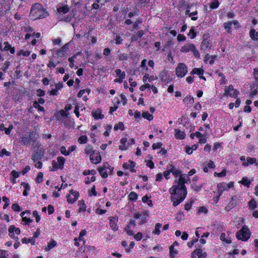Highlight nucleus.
<instances>
[{
  "label": "nucleus",
  "instance_id": "f257e3e1",
  "mask_svg": "<svg viewBox=\"0 0 258 258\" xmlns=\"http://www.w3.org/2000/svg\"><path fill=\"white\" fill-rule=\"evenodd\" d=\"M48 15L46 9L41 4L36 3L32 5L29 16L33 20H36L46 18Z\"/></svg>",
  "mask_w": 258,
  "mask_h": 258
},
{
  "label": "nucleus",
  "instance_id": "f03ea898",
  "mask_svg": "<svg viewBox=\"0 0 258 258\" xmlns=\"http://www.w3.org/2000/svg\"><path fill=\"white\" fill-rule=\"evenodd\" d=\"M188 180H189L188 176L186 177H183L182 175L180 176L178 180H175L174 184L169 189V192L175 194L176 191H178V192L180 191L183 194H187L185 183H187Z\"/></svg>",
  "mask_w": 258,
  "mask_h": 258
},
{
  "label": "nucleus",
  "instance_id": "7ed1b4c3",
  "mask_svg": "<svg viewBox=\"0 0 258 258\" xmlns=\"http://www.w3.org/2000/svg\"><path fill=\"white\" fill-rule=\"evenodd\" d=\"M180 51L183 53H187L189 52H192L194 56L196 58H200V54L199 50L197 49L195 44L192 43H186L181 47Z\"/></svg>",
  "mask_w": 258,
  "mask_h": 258
},
{
  "label": "nucleus",
  "instance_id": "20e7f679",
  "mask_svg": "<svg viewBox=\"0 0 258 258\" xmlns=\"http://www.w3.org/2000/svg\"><path fill=\"white\" fill-rule=\"evenodd\" d=\"M41 144L38 142H37L34 149L36 148L33 152L32 159L34 162L40 160L44 155V150L41 147Z\"/></svg>",
  "mask_w": 258,
  "mask_h": 258
},
{
  "label": "nucleus",
  "instance_id": "39448f33",
  "mask_svg": "<svg viewBox=\"0 0 258 258\" xmlns=\"http://www.w3.org/2000/svg\"><path fill=\"white\" fill-rule=\"evenodd\" d=\"M251 233L245 225H244L242 228L237 232L236 237L238 240H241L243 241H247L250 236Z\"/></svg>",
  "mask_w": 258,
  "mask_h": 258
},
{
  "label": "nucleus",
  "instance_id": "423d86ee",
  "mask_svg": "<svg viewBox=\"0 0 258 258\" xmlns=\"http://www.w3.org/2000/svg\"><path fill=\"white\" fill-rule=\"evenodd\" d=\"M70 43H67L58 49H52V56L53 57L61 58L66 55L69 48Z\"/></svg>",
  "mask_w": 258,
  "mask_h": 258
},
{
  "label": "nucleus",
  "instance_id": "0eeeda50",
  "mask_svg": "<svg viewBox=\"0 0 258 258\" xmlns=\"http://www.w3.org/2000/svg\"><path fill=\"white\" fill-rule=\"evenodd\" d=\"M172 196L171 197V200L173 202V205L174 207L177 206L181 203L185 198L186 195L181 192L176 191V193H170Z\"/></svg>",
  "mask_w": 258,
  "mask_h": 258
},
{
  "label": "nucleus",
  "instance_id": "6e6552de",
  "mask_svg": "<svg viewBox=\"0 0 258 258\" xmlns=\"http://www.w3.org/2000/svg\"><path fill=\"white\" fill-rule=\"evenodd\" d=\"M202 39L201 49L203 50L208 51L211 49L212 46V43L210 40V37L208 34H205L203 35Z\"/></svg>",
  "mask_w": 258,
  "mask_h": 258
},
{
  "label": "nucleus",
  "instance_id": "1a4fd4ad",
  "mask_svg": "<svg viewBox=\"0 0 258 258\" xmlns=\"http://www.w3.org/2000/svg\"><path fill=\"white\" fill-rule=\"evenodd\" d=\"M239 91L234 89L232 85H229L227 88L225 89V94L226 95H229L230 97L236 98Z\"/></svg>",
  "mask_w": 258,
  "mask_h": 258
},
{
  "label": "nucleus",
  "instance_id": "9d476101",
  "mask_svg": "<svg viewBox=\"0 0 258 258\" xmlns=\"http://www.w3.org/2000/svg\"><path fill=\"white\" fill-rule=\"evenodd\" d=\"M238 201L239 200L237 196H235L232 197L228 204L225 207V210L226 211H229L231 209L236 206L238 203Z\"/></svg>",
  "mask_w": 258,
  "mask_h": 258
},
{
  "label": "nucleus",
  "instance_id": "9b49d317",
  "mask_svg": "<svg viewBox=\"0 0 258 258\" xmlns=\"http://www.w3.org/2000/svg\"><path fill=\"white\" fill-rule=\"evenodd\" d=\"M176 75L178 77H184L187 72V68L186 66H178L175 69Z\"/></svg>",
  "mask_w": 258,
  "mask_h": 258
},
{
  "label": "nucleus",
  "instance_id": "f8f14e48",
  "mask_svg": "<svg viewBox=\"0 0 258 258\" xmlns=\"http://www.w3.org/2000/svg\"><path fill=\"white\" fill-rule=\"evenodd\" d=\"M90 159L92 163H94V161H96V162H95L96 164L100 162L101 161V157L100 153L95 151H93L90 154Z\"/></svg>",
  "mask_w": 258,
  "mask_h": 258
},
{
  "label": "nucleus",
  "instance_id": "ddd939ff",
  "mask_svg": "<svg viewBox=\"0 0 258 258\" xmlns=\"http://www.w3.org/2000/svg\"><path fill=\"white\" fill-rule=\"evenodd\" d=\"M197 255L199 258H206L207 256V254L206 252L202 253V250L201 248H197L192 252L191 254V257L195 258Z\"/></svg>",
  "mask_w": 258,
  "mask_h": 258
},
{
  "label": "nucleus",
  "instance_id": "4468645a",
  "mask_svg": "<svg viewBox=\"0 0 258 258\" xmlns=\"http://www.w3.org/2000/svg\"><path fill=\"white\" fill-rule=\"evenodd\" d=\"M167 169L169 170L170 173H172L175 177H177L181 174V171L177 169L172 164H169L167 166Z\"/></svg>",
  "mask_w": 258,
  "mask_h": 258
},
{
  "label": "nucleus",
  "instance_id": "2eb2a0df",
  "mask_svg": "<svg viewBox=\"0 0 258 258\" xmlns=\"http://www.w3.org/2000/svg\"><path fill=\"white\" fill-rule=\"evenodd\" d=\"M118 221V217H110V226L112 229L116 231L118 229L117 222Z\"/></svg>",
  "mask_w": 258,
  "mask_h": 258
},
{
  "label": "nucleus",
  "instance_id": "dca6fc26",
  "mask_svg": "<svg viewBox=\"0 0 258 258\" xmlns=\"http://www.w3.org/2000/svg\"><path fill=\"white\" fill-rule=\"evenodd\" d=\"M102 110L100 108L97 109L95 111L92 112V114L93 117L96 119H102L104 117V115L102 113Z\"/></svg>",
  "mask_w": 258,
  "mask_h": 258
},
{
  "label": "nucleus",
  "instance_id": "f3484780",
  "mask_svg": "<svg viewBox=\"0 0 258 258\" xmlns=\"http://www.w3.org/2000/svg\"><path fill=\"white\" fill-rule=\"evenodd\" d=\"M36 133L34 131H31L29 133L28 135V139H29V143H31L32 144H36Z\"/></svg>",
  "mask_w": 258,
  "mask_h": 258
},
{
  "label": "nucleus",
  "instance_id": "a211bd4d",
  "mask_svg": "<svg viewBox=\"0 0 258 258\" xmlns=\"http://www.w3.org/2000/svg\"><path fill=\"white\" fill-rule=\"evenodd\" d=\"M216 58H217L216 55H211L209 54H207L205 57L204 61L206 63H209L210 64H212L214 63Z\"/></svg>",
  "mask_w": 258,
  "mask_h": 258
},
{
  "label": "nucleus",
  "instance_id": "6ab92c4d",
  "mask_svg": "<svg viewBox=\"0 0 258 258\" xmlns=\"http://www.w3.org/2000/svg\"><path fill=\"white\" fill-rule=\"evenodd\" d=\"M185 137V134L184 132H182L179 129H175V137L176 139L182 140L184 139Z\"/></svg>",
  "mask_w": 258,
  "mask_h": 258
},
{
  "label": "nucleus",
  "instance_id": "aec40b11",
  "mask_svg": "<svg viewBox=\"0 0 258 258\" xmlns=\"http://www.w3.org/2000/svg\"><path fill=\"white\" fill-rule=\"evenodd\" d=\"M168 74V72L166 70H164L160 73V77L163 82H166L168 81L169 77Z\"/></svg>",
  "mask_w": 258,
  "mask_h": 258
},
{
  "label": "nucleus",
  "instance_id": "412c9836",
  "mask_svg": "<svg viewBox=\"0 0 258 258\" xmlns=\"http://www.w3.org/2000/svg\"><path fill=\"white\" fill-rule=\"evenodd\" d=\"M249 36L253 41L257 40L258 37V31L256 32L254 29H251L249 31Z\"/></svg>",
  "mask_w": 258,
  "mask_h": 258
},
{
  "label": "nucleus",
  "instance_id": "4be33fe9",
  "mask_svg": "<svg viewBox=\"0 0 258 258\" xmlns=\"http://www.w3.org/2000/svg\"><path fill=\"white\" fill-rule=\"evenodd\" d=\"M178 250L174 249L173 246H170L169 247V255L172 258H174L178 254Z\"/></svg>",
  "mask_w": 258,
  "mask_h": 258
},
{
  "label": "nucleus",
  "instance_id": "5701e85b",
  "mask_svg": "<svg viewBox=\"0 0 258 258\" xmlns=\"http://www.w3.org/2000/svg\"><path fill=\"white\" fill-rule=\"evenodd\" d=\"M81 55V52H78L76 54L73 55L72 57H69V60L71 64H74L75 62V59H78V57Z\"/></svg>",
  "mask_w": 258,
  "mask_h": 258
},
{
  "label": "nucleus",
  "instance_id": "b1692460",
  "mask_svg": "<svg viewBox=\"0 0 258 258\" xmlns=\"http://www.w3.org/2000/svg\"><path fill=\"white\" fill-rule=\"evenodd\" d=\"M56 244H57L56 242L54 240L52 239L51 242L48 243L47 246L45 248V251L49 250L51 248L54 247L56 245Z\"/></svg>",
  "mask_w": 258,
  "mask_h": 258
},
{
  "label": "nucleus",
  "instance_id": "393cba45",
  "mask_svg": "<svg viewBox=\"0 0 258 258\" xmlns=\"http://www.w3.org/2000/svg\"><path fill=\"white\" fill-rule=\"evenodd\" d=\"M204 71L202 68H195L192 70V71L190 72L191 75L194 74H198L199 76L201 75H203Z\"/></svg>",
  "mask_w": 258,
  "mask_h": 258
},
{
  "label": "nucleus",
  "instance_id": "a878e982",
  "mask_svg": "<svg viewBox=\"0 0 258 258\" xmlns=\"http://www.w3.org/2000/svg\"><path fill=\"white\" fill-rule=\"evenodd\" d=\"M22 242L23 243H25V244H27V243H28L30 242V243H31V244L32 245H34L35 243V240L34 239V238L33 237H32V238H30L29 239H27V238L24 237L22 239Z\"/></svg>",
  "mask_w": 258,
  "mask_h": 258
},
{
  "label": "nucleus",
  "instance_id": "bb28decb",
  "mask_svg": "<svg viewBox=\"0 0 258 258\" xmlns=\"http://www.w3.org/2000/svg\"><path fill=\"white\" fill-rule=\"evenodd\" d=\"M248 206L250 209H254L257 207L256 202L254 199L252 198L248 202Z\"/></svg>",
  "mask_w": 258,
  "mask_h": 258
},
{
  "label": "nucleus",
  "instance_id": "cd10ccee",
  "mask_svg": "<svg viewBox=\"0 0 258 258\" xmlns=\"http://www.w3.org/2000/svg\"><path fill=\"white\" fill-rule=\"evenodd\" d=\"M183 101L189 103V105H191L194 103V99L193 97L190 95H188L183 99Z\"/></svg>",
  "mask_w": 258,
  "mask_h": 258
},
{
  "label": "nucleus",
  "instance_id": "c85d7f7f",
  "mask_svg": "<svg viewBox=\"0 0 258 258\" xmlns=\"http://www.w3.org/2000/svg\"><path fill=\"white\" fill-rule=\"evenodd\" d=\"M57 161L59 164V168L62 169L63 168L64 163L65 162V159L62 156H59L57 158Z\"/></svg>",
  "mask_w": 258,
  "mask_h": 258
},
{
  "label": "nucleus",
  "instance_id": "c756f323",
  "mask_svg": "<svg viewBox=\"0 0 258 258\" xmlns=\"http://www.w3.org/2000/svg\"><path fill=\"white\" fill-rule=\"evenodd\" d=\"M256 159L255 158H247V162L243 163V164L244 166H248L249 164H252L256 162Z\"/></svg>",
  "mask_w": 258,
  "mask_h": 258
},
{
  "label": "nucleus",
  "instance_id": "7c9ffc66",
  "mask_svg": "<svg viewBox=\"0 0 258 258\" xmlns=\"http://www.w3.org/2000/svg\"><path fill=\"white\" fill-rule=\"evenodd\" d=\"M128 199L132 201H136L138 199V195L134 191H132L128 195Z\"/></svg>",
  "mask_w": 258,
  "mask_h": 258
},
{
  "label": "nucleus",
  "instance_id": "2f4dec72",
  "mask_svg": "<svg viewBox=\"0 0 258 258\" xmlns=\"http://www.w3.org/2000/svg\"><path fill=\"white\" fill-rule=\"evenodd\" d=\"M217 187L218 188L219 191H221V192H222L224 190H227V183L225 182L218 184Z\"/></svg>",
  "mask_w": 258,
  "mask_h": 258
},
{
  "label": "nucleus",
  "instance_id": "473e14b6",
  "mask_svg": "<svg viewBox=\"0 0 258 258\" xmlns=\"http://www.w3.org/2000/svg\"><path fill=\"white\" fill-rule=\"evenodd\" d=\"M79 212H85L86 210V206L84 203L83 200L80 201L79 202Z\"/></svg>",
  "mask_w": 258,
  "mask_h": 258
},
{
  "label": "nucleus",
  "instance_id": "72a5a7b5",
  "mask_svg": "<svg viewBox=\"0 0 258 258\" xmlns=\"http://www.w3.org/2000/svg\"><path fill=\"white\" fill-rule=\"evenodd\" d=\"M240 182L242 184L246 186L247 187H249V185L251 183V181L248 179L247 177H243Z\"/></svg>",
  "mask_w": 258,
  "mask_h": 258
},
{
  "label": "nucleus",
  "instance_id": "f704fd0d",
  "mask_svg": "<svg viewBox=\"0 0 258 258\" xmlns=\"http://www.w3.org/2000/svg\"><path fill=\"white\" fill-rule=\"evenodd\" d=\"M162 227V224L158 223L155 225V230L153 231V233L156 235H159L160 233V229Z\"/></svg>",
  "mask_w": 258,
  "mask_h": 258
},
{
  "label": "nucleus",
  "instance_id": "c9c22d12",
  "mask_svg": "<svg viewBox=\"0 0 258 258\" xmlns=\"http://www.w3.org/2000/svg\"><path fill=\"white\" fill-rule=\"evenodd\" d=\"M98 169L100 174L103 178H105L108 176V174L104 168H98Z\"/></svg>",
  "mask_w": 258,
  "mask_h": 258
},
{
  "label": "nucleus",
  "instance_id": "e433bc0d",
  "mask_svg": "<svg viewBox=\"0 0 258 258\" xmlns=\"http://www.w3.org/2000/svg\"><path fill=\"white\" fill-rule=\"evenodd\" d=\"M20 142L24 146L27 145L29 144V139L28 136H26V135L23 136L21 137V140Z\"/></svg>",
  "mask_w": 258,
  "mask_h": 258
},
{
  "label": "nucleus",
  "instance_id": "4c0bfd02",
  "mask_svg": "<svg viewBox=\"0 0 258 258\" xmlns=\"http://www.w3.org/2000/svg\"><path fill=\"white\" fill-rule=\"evenodd\" d=\"M3 45H4V48H3L2 46H1V49L2 51H8L12 47L8 42H5Z\"/></svg>",
  "mask_w": 258,
  "mask_h": 258
},
{
  "label": "nucleus",
  "instance_id": "58836bf2",
  "mask_svg": "<svg viewBox=\"0 0 258 258\" xmlns=\"http://www.w3.org/2000/svg\"><path fill=\"white\" fill-rule=\"evenodd\" d=\"M142 116L144 118H146L149 121L152 120L153 118V116L147 111L144 112L142 114Z\"/></svg>",
  "mask_w": 258,
  "mask_h": 258
},
{
  "label": "nucleus",
  "instance_id": "ea45409f",
  "mask_svg": "<svg viewBox=\"0 0 258 258\" xmlns=\"http://www.w3.org/2000/svg\"><path fill=\"white\" fill-rule=\"evenodd\" d=\"M30 54V51L28 50H20L17 53L18 56L23 55L24 56H28Z\"/></svg>",
  "mask_w": 258,
  "mask_h": 258
},
{
  "label": "nucleus",
  "instance_id": "a19ab883",
  "mask_svg": "<svg viewBox=\"0 0 258 258\" xmlns=\"http://www.w3.org/2000/svg\"><path fill=\"white\" fill-rule=\"evenodd\" d=\"M118 129H120L121 131H123L124 130V125L122 122H119L118 123L114 125V130L115 131H117Z\"/></svg>",
  "mask_w": 258,
  "mask_h": 258
},
{
  "label": "nucleus",
  "instance_id": "79ce46f5",
  "mask_svg": "<svg viewBox=\"0 0 258 258\" xmlns=\"http://www.w3.org/2000/svg\"><path fill=\"white\" fill-rule=\"evenodd\" d=\"M88 138L86 136H82L78 139V142L80 144L87 143Z\"/></svg>",
  "mask_w": 258,
  "mask_h": 258
},
{
  "label": "nucleus",
  "instance_id": "37998d69",
  "mask_svg": "<svg viewBox=\"0 0 258 258\" xmlns=\"http://www.w3.org/2000/svg\"><path fill=\"white\" fill-rule=\"evenodd\" d=\"M33 107L35 108L38 109V110L40 111L44 112V108L43 107L41 106L39 104H38V103L37 101H35L33 103Z\"/></svg>",
  "mask_w": 258,
  "mask_h": 258
},
{
  "label": "nucleus",
  "instance_id": "c03bdc74",
  "mask_svg": "<svg viewBox=\"0 0 258 258\" xmlns=\"http://www.w3.org/2000/svg\"><path fill=\"white\" fill-rule=\"evenodd\" d=\"M219 6V3L217 0H214L210 4V8L214 9L217 8Z\"/></svg>",
  "mask_w": 258,
  "mask_h": 258
},
{
  "label": "nucleus",
  "instance_id": "a18cd8bd",
  "mask_svg": "<svg viewBox=\"0 0 258 258\" xmlns=\"http://www.w3.org/2000/svg\"><path fill=\"white\" fill-rule=\"evenodd\" d=\"M144 35V32L142 30L139 31L137 34L133 36V39L135 40H137L139 38L142 37Z\"/></svg>",
  "mask_w": 258,
  "mask_h": 258
},
{
  "label": "nucleus",
  "instance_id": "49530a36",
  "mask_svg": "<svg viewBox=\"0 0 258 258\" xmlns=\"http://www.w3.org/2000/svg\"><path fill=\"white\" fill-rule=\"evenodd\" d=\"M220 239L222 241H225V242H226L227 243H228V244L231 243V240H229V239H226V234L224 233H221V234L220 235Z\"/></svg>",
  "mask_w": 258,
  "mask_h": 258
},
{
  "label": "nucleus",
  "instance_id": "de8ad7c7",
  "mask_svg": "<svg viewBox=\"0 0 258 258\" xmlns=\"http://www.w3.org/2000/svg\"><path fill=\"white\" fill-rule=\"evenodd\" d=\"M9 254L5 250H0V258H8Z\"/></svg>",
  "mask_w": 258,
  "mask_h": 258
},
{
  "label": "nucleus",
  "instance_id": "09e8293b",
  "mask_svg": "<svg viewBox=\"0 0 258 258\" xmlns=\"http://www.w3.org/2000/svg\"><path fill=\"white\" fill-rule=\"evenodd\" d=\"M188 36L191 38L194 39L196 36V33L195 32V30L193 28H191L188 34Z\"/></svg>",
  "mask_w": 258,
  "mask_h": 258
},
{
  "label": "nucleus",
  "instance_id": "8fccbe9b",
  "mask_svg": "<svg viewBox=\"0 0 258 258\" xmlns=\"http://www.w3.org/2000/svg\"><path fill=\"white\" fill-rule=\"evenodd\" d=\"M43 174L42 172H39L36 179V181L38 183H41L43 181Z\"/></svg>",
  "mask_w": 258,
  "mask_h": 258
},
{
  "label": "nucleus",
  "instance_id": "3c124183",
  "mask_svg": "<svg viewBox=\"0 0 258 258\" xmlns=\"http://www.w3.org/2000/svg\"><path fill=\"white\" fill-rule=\"evenodd\" d=\"M70 193L71 195L74 196V200H75V201H76L77 200V199H78V197L79 196V192H78L77 191H75L73 189H71V190H70Z\"/></svg>",
  "mask_w": 258,
  "mask_h": 258
},
{
  "label": "nucleus",
  "instance_id": "603ef678",
  "mask_svg": "<svg viewBox=\"0 0 258 258\" xmlns=\"http://www.w3.org/2000/svg\"><path fill=\"white\" fill-rule=\"evenodd\" d=\"M12 208L13 210L17 212H20L22 210L21 208L20 207V206L17 203H15L13 204L12 206Z\"/></svg>",
  "mask_w": 258,
  "mask_h": 258
},
{
  "label": "nucleus",
  "instance_id": "864d4df0",
  "mask_svg": "<svg viewBox=\"0 0 258 258\" xmlns=\"http://www.w3.org/2000/svg\"><path fill=\"white\" fill-rule=\"evenodd\" d=\"M59 12L66 14L69 11V8L67 6H63V7L60 8L58 9Z\"/></svg>",
  "mask_w": 258,
  "mask_h": 258
},
{
  "label": "nucleus",
  "instance_id": "5fc2aeb1",
  "mask_svg": "<svg viewBox=\"0 0 258 258\" xmlns=\"http://www.w3.org/2000/svg\"><path fill=\"white\" fill-rule=\"evenodd\" d=\"M226 169H224L222 171V172L220 173L215 172L214 175L215 176H217L218 177H224L226 175Z\"/></svg>",
  "mask_w": 258,
  "mask_h": 258
},
{
  "label": "nucleus",
  "instance_id": "6e6d98bb",
  "mask_svg": "<svg viewBox=\"0 0 258 258\" xmlns=\"http://www.w3.org/2000/svg\"><path fill=\"white\" fill-rule=\"evenodd\" d=\"M10 227L12 229L13 231L15 232L17 235H19L21 233L20 228H16L14 225H11Z\"/></svg>",
  "mask_w": 258,
  "mask_h": 258
},
{
  "label": "nucleus",
  "instance_id": "4d7b16f0",
  "mask_svg": "<svg viewBox=\"0 0 258 258\" xmlns=\"http://www.w3.org/2000/svg\"><path fill=\"white\" fill-rule=\"evenodd\" d=\"M232 25V21H228L224 24V28L228 31H230Z\"/></svg>",
  "mask_w": 258,
  "mask_h": 258
},
{
  "label": "nucleus",
  "instance_id": "13d9d810",
  "mask_svg": "<svg viewBox=\"0 0 258 258\" xmlns=\"http://www.w3.org/2000/svg\"><path fill=\"white\" fill-rule=\"evenodd\" d=\"M3 155L10 156L11 155V153L10 152L7 151L5 149H3L1 152H0V156H3Z\"/></svg>",
  "mask_w": 258,
  "mask_h": 258
},
{
  "label": "nucleus",
  "instance_id": "bf43d9fd",
  "mask_svg": "<svg viewBox=\"0 0 258 258\" xmlns=\"http://www.w3.org/2000/svg\"><path fill=\"white\" fill-rule=\"evenodd\" d=\"M94 150H92V147L90 145H88L85 149V152L86 154H91Z\"/></svg>",
  "mask_w": 258,
  "mask_h": 258
},
{
  "label": "nucleus",
  "instance_id": "052dcab7",
  "mask_svg": "<svg viewBox=\"0 0 258 258\" xmlns=\"http://www.w3.org/2000/svg\"><path fill=\"white\" fill-rule=\"evenodd\" d=\"M3 200L4 202H5V205H4V209L7 208V207L9 205V199L6 197H3Z\"/></svg>",
  "mask_w": 258,
  "mask_h": 258
},
{
  "label": "nucleus",
  "instance_id": "680f3d73",
  "mask_svg": "<svg viewBox=\"0 0 258 258\" xmlns=\"http://www.w3.org/2000/svg\"><path fill=\"white\" fill-rule=\"evenodd\" d=\"M118 57L120 60H126L127 59V55L125 53L120 54L118 55Z\"/></svg>",
  "mask_w": 258,
  "mask_h": 258
},
{
  "label": "nucleus",
  "instance_id": "e2e57ef3",
  "mask_svg": "<svg viewBox=\"0 0 258 258\" xmlns=\"http://www.w3.org/2000/svg\"><path fill=\"white\" fill-rule=\"evenodd\" d=\"M162 145V143L161 142L154 143L152 145L153 149L155 150L157 149H159L161 147Z\"/></svg>",
  "mask_w": 258,
  "mask_h": 258
},
{
  "label": "nucleus",
  "instance_id": "0e129e2a",
  "mask_svg": "<svg viewBox=\"0 0 258 258\" xmlns=\"http://www.w3.org/2000/svg\"><path fill=\"white\" fill-rule=\"evenodd\" d=\"M193 203H194V200H192L190 203H186L185 205V210L186 211L189 210L192 206Z\"/></svg>",
  "mask_w": 258,
  "mask_h": 258
},
{
  "label": "nucleus",
  "instance_id": "69168bd1",
  "mask_svg": "<svg viewBox=\"0 0 258 258\" xmlns=\"http://www.w3.org/2000/svg\"><path fill=\"white\" fill-rule=\"evenodd\" d=\"M125 74H122V76L121 77H120V78H119L118 79H115L114 80V82L115 83L119 82V83H121L122 82V80L125 78Z\"/></svg>",
  "mask_w": 258,
  "mask_h": 258
},
{
  "label": "nucleus",
  "instance_id": "338daca9",
  "mask_svg": "<svg viewBox=\"0 0 258 258\" xmlns=\"http://www.w3.org/2000/svg\"><path fill=\"white\" fill-rule=\"evenodd\" d=\"M150 87H151V85L150 84H145V85H143L142 86H141V87L140 88V90L141 91H143L146 89H147V88H150Z\"/></svg>",
  "mask_w": 258,
  "mask_h": 258
},
{
  "label": "nucleus",
  "instance_id": "774afa93",
  "mask_svg": "<svg viewBox=\"0 0 258 258\" xmlns=\"http://www.w3.org/2000/svg\"><path fill=\"white\" fill-rule=\"evenodd\" d=\"M11 174L14 178H18L19 176V172L14 170L11 171Z\"/></svg>",
  "mask_w": 258,
  "mask_h": 258
}]
</instances>
